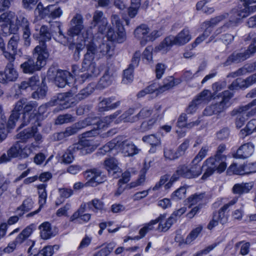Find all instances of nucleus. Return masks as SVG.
I'll return each mask as SVG.
<instances>
[{"instance_id":"5701e85b","label":"nucleus","mask_w":256,"mask_h":256,"mask_svg":"<svg viewBox=\"0 0 256 256\" xmlns=\"http://www.w3.org/2000/svg\"><path fill=\"white\" fill-rule=\"evenodd\" d=\"M114 72L110 68H107L104 74L100 78L97 84V88L99 89H104L111 85L114 80Z\"/></svg>"},{"instance_id":"412c9836","label":"nucleus","mask_w":256,"mask_h":256,"mask_svg":"<svg viewBox=\"0 0 256 256\" xmlns=\"http://www.w3.org/2000/svg\"><path fill=\"white\" fill-rule=\"evenodd\" d=\"M15 14L12 12H7L0 16V24L9 26V30L12 34H14L18 30V28L12 24V20Z\"/></svg>"},{"instance_id":"c9c22d12","label":"nucleus","mask_w":256,"mask_h":256,"mask_svg":"<svg viewBox=\"0 0 256 256\" xmlns=\"http://www.w3.org/2000/svg\"><path fill=\"white\" fill-rule=\"evenodd\" d=\"M154 106L152 108L146 106L142 108L140 112L132 120H128L132 122H136L139 119H144L149 117L152 114H154Z\"/></svg>"},{"instance_id":"a878e982","label":"nucleus","mask_w":256,"mask_h":256,"mask_svg":"<svg viewBox=\"0 0 256 256\" xmlns=\"http://www.w3.org/2000/svg\"><path fill=\"white\" fill-rule=\"evenodd\" d=\"M175 45L173 40V36L166 37L158 46L155 48V51L166 54L169 51L172 46Z\"/></svg>"},{"instance_id":"2f4dec72","label":"nucleus","mask_w":256,"mask_h":256,"mask_svg":"<svg viewBox=\"0 0 256 256\" xmlns=\"http://www.w3.org/2000/svg\"><path fill=\"white\" fill-rule=\"evenodd\" d=\"M20 128H22L30 123L34 124V126L36 127L37 126H40L36 116V112L32 114L22 113V117L20 120Z\"/></svg>"},{"instance_id":"ea45409f","label":"nucleus","mask_w":256,"mask_h":256,"mask_svg":"<svg viewBox=\"0 0 256 256\" xmlns=\"http://www.w3.org/2000/svg\"><path fill=\"white\" fill-rule=\"evenodd\" d=\"M104 202L98 198H94L88 202V208L94 212L104 210Z\"/></svg>"},{"instance_id":"bb28decb","label":"nucleus","mask_w":256,"mask_h":256,"mask_svg":"<svg viewBox=\"0 0 256 256\" xmlns=\"http://www.w3.org/2000/svg\"><path fill=\"white\" fill-rule=\"evenodd\" d=\"M20 41V36L17 34L13 35L8 42L7 45L8 51L10 52L12 55V58L6 59L8 60L14 61L16 56L17 54V48L18 42Z\"/></svg>"},{"instance_id":"ddd939ff","label":"nucleus","mask_w":256,"mask_h":256,"mask_svg":"<svg viewBox=\"0 0 256 256\" xmlns=\"http://www.w3.org/2000/svg\"><path fill=\"white\" fill-rule=\"evenodd\" d=\"M117 150H119L124 156H131L138 154L139 149L131 142L124 140L122 136L118 137Z\"/></svg>"},{"instance_id":"7ed1b4c3","label":"nucleus","mask_w":256,"mask_h":256,"mask_svg":"<svg viewBox=\"0 0 256 256\" xmlns=\"http://www.w3.org/2000/svg\"><path fill=\"white\" fill-rule=\"evenodd\" d=\"M38 106V104L36 101L27 102L26 100L24 98L20 100L14 106L7 122L8 126L12 128L15 126L16 122L20 118V112L22 110H24L23 113L32 114L36 112V116L37 114L36 108Z\"/></svg>"},{"instance_id":"b1692460","label":"nucleus","mask_w":256,"mask_h":256,"mask_svg":"<svg viewBox=\"0 0 256 256\" xmlns=\"http://www.w3.org/2000/svg\"><path fill=\"white\" fill-rule=\"evenodd\" d=\"M150 29L146 24H141L138 26L134 31L136 38L140 40V44L144 46L148 42V36Z\"/></svg>"},{"instance_id":"4be33fe9","label":"nucleus","mask_w":256,"mask_h":256,"mask_svg":"<svg viewBox=\"0 0 256 256\" xmlns=\"http://www.w3.org/2000/svg\"><path fill=\"white\" fill-rule=\"evenodd\" d=\"M254 152V145L248 142L242 145L234 156L236 158L245 159L250 157Z\"/></svg>"},{"instance_id":"3c124183","label":"nucleus","mask_w":256,"mask_h":256,"mask_svg":"<svg viewBox=\"0 0 256 256\" xmlns=\"http://www.w3.org/2000/svg\"><path fill=\"white\" fill-rule=\"evenodd\" d=\"M21 148V144L20 142H16L8 150L7 153L12 158H15L20 156V149Z\"/></svg>"},{"instance_id":"c03bdc74","label":"nucleus","mask_w":256,"mask_h":256,"mask_svg":"<svg viewBox=\"0 0 256 256\" xmlns=\"http://www.w3.org/2000/svg\"><path fill=\"white\" fill-rule=\"evenodd\" d=\"M98 50L102 56L106 55L108 58H110L114 54V48L108 44H102Z\"/></svg>"},{"instance_id":"37998d69","label":"nucleus","mask_w":256,"mask_h":256,"mask_svg":"<svg viewBox=\"0 0 256 256\" xmlns=\"http://www.w3.org/2000/svg\"><path fill=\"white\" fill-rule=\"evenodd\" d=\"M36 132V127L32 126L30 128H27L19 133L18 138L23 142H26L28 140L33 137L34 132Z\"/></svg>"},{"instance_id":"5fc2aeb1","label":"nucleus","mask_w":256,"mask_h":256,"mask_svg":"<svg viewBox=\"0 0 256 256\" xmlns=\"http://www.w3.org/2000/svg\"><path fill=\"white\" fill-rule=\"evenodd\" d=\"M74 120V117L70 114H66L60 115L56 120V124H62L65 123L72 122Z\"/></svg>"},{"instance_id":"20e7f679","label":"nucleus","mask_w":256,"mask_h":256,"mask_svg":"<svg viewBox=\"0 0 256 256\" xmlns=\"http://www.w3.org/2000/svg\"><path fill=\"white\" fill-rule=\"evenodd\" d=\"M226 156H211L207 158L204 162L202 168L204 170L202 179L205 180L212 176L215 171L218 173L224 172L226 167Z\"/></svg>"},{"instance_id":"f8f14e48","label":"nucleus","mask_w":256,"mask_h":256,"mask_svg":"<svg viewBox=\"0 0 256 256\" xmlns=\"http://www.w3.org/2000/svg\"><path fill=\"white\" fill-rule=\"evenodd\" d=\"M36 229V226L34 224H30L27 226L18 234L14 240L10 242L8 246L4 248V251L6 252H13L16 246L22 244L30 236Z\"/></svg>"},{"instance_id":"8fccbe9b","label":"nucleus","mask_w":256,"mask_h":256,"mask_svg":"<svg viewBox=\"0 0 256 256\" xmlns=\"http://www.w3.org/2000/svg\"><path fill=\"white\" fill-rule=\"evenodd\" d=\"M118 142V137H116L104 145L102 148L100 149L99 152L102 154H104L106 152H108L113 149L117 150Z\"/></svg>"},{"instance_id":"69168bd1","label":"nucleus","mask_w":256,"mask_h":256,"mask_svg":"<svg viewBox=\"0 0 256 256\" xmlns=\"http://www.w3.org/2000/svg\"><path fill=\"white\" fill-rule=\"evenodd\" d=\"M204 198V194H195L188 198L190 205H194L200 202Z\"/></svg>"},{"instance_id":"338daca9","label":"nucleus","mask_w":256,"mask_h":256,"mask_svg":"<svg viewBox=\"0 0 256 256\" xmlns=\"http://www.w3.org/2000/svg\"><path fill=\"white\" fill-rule=\"evenodd\" d=\"M54 248L58 249V246L57 245H54L53 246H46L41 250L38 256L41 254L43 256H52L54 253Z\"/></svg>"},{"instance_id":"79ce46f5","label":"nucleus","mask_w":256,"mask_h":256,"mask_svg":"<svg viewBox=\"0 0 256 256\" xmlns=\"http://www.w3.org/2000/svg\"><path fill=\"white\" fill-rule=\"evenodd\" d=\"M36 147H38V146L34 143H31L30 144H28L24 146L21 144L20 157L23 158H27Z\"/></svg>"},{"instance_id":"e2e57ef3","label":"nucleus","mask_w":256,"mask_h":256,"mask_svg":"<svg viewBox=\"0 0 256 256\" xmlns=\"http://www.w3.org/2000/svg\"><path fill=\"white\" fill-rule=\"evenodd\" d=\"M240 246V254L245 256L249 252L250 244L249 242L243 243V242H237L235 245V248H238Z\"/></svg>"},{"instance_id":"7c9ffc66","label":"nucleus","mask_w":256,"mask_h":256,"mask_svg":"<svg viewBox=\"0 0 256 256\" xmlns=\"http://www.w3.org/2000/svg\"><path fill=\"white\" fill-rule=\"evenodd\" d=\"M90 67L91 64L86 66L84 65V62L82 63V68L84 70H86V72L80 75V81L84 82L86 80L89 79L92 76H96L99 74L100 71L96 68V66H94V70H92Z\"/></svg>"},{"instance_id":"a18cd8bd","label":"nucleus","mask_w":256,"mask_h":256,"mask_svg":"<svg viewBox=\"0 0 256 256\" xmlns=\"http://www.w3.org/2000/svg\"><path fill=\"white\" fill-rule=\"evenodd\" d=\"M94 84H89L86 88L82 90L78 94H76V98L79 100L86 98L94 92Z\"/></svg>"},{"instance_id":"e433bc0d","label":"nucleus","mask_w":256,"mask_h":256,"mask_svg":"<svg viewBox=\"0 0 256 256\" xmlns=\"http://www.w3.org/2000/svg\"><path fill=\"white\" fill-rule=\"evenodd\" d=\"M40 230V236L42 239L47 240L54 236L50 224L48 222H44L39 226Z\"/></svg>"},{"instance_id":"1a4fd4ad","label":"nucleus","mask_w":256,"mask_h":256,"mask_svg":"<svg viewBox=\"0 0 256 256\" xmlns=\"http://www.w3.org/2000/svg\"><path fill=\"white\" fill-rule=\"evenodd\" d=\"M34 13L40 18L55 19L62 14V11L58 6L52 4L44 8L42 4L40 2L34 10Z\"/></svg>"},{"instance_id":"09e8293b","label":"nucleus","mask_w":256,"mask_h":256,"mask_svg":"<svg viewBox=\"0 0 256 256\" xmlns=\"http://www.w3.org/2000/svg\"><path fill=\"white\" fill-rule=\"evenodd\" d=\"M209 150V147L207 146H202L197 155L192 160V164H198L207 155L208 152Z\"/></svg>"},{"instance_id":"bf43d9fd","label":"nucleus","mask_w":256,"mask_h":256,"mask_svg":"<svg viewBox=\"0 0 256 256\" xmlns=\"http://www.w3.org/2000/svg\"><path fill=\"white\" fill-rule=\"evenodd\" d=\"M210 0H203L198 2L196 4V9L198 10H202L204 12L207 14H211L214 10L213 8H210V10H206V4L209 2Z\"/></svg>"},{"instance_id":"864d4df0","label":"nucleus","mask_w":256,"mask_h":256,"mask_svg":"<svg viewBox=\"0 0 256 256\" xmlns=\"http://www.w3.org/2000/svg\"><path fill=\"white\" fill-rule=\"evenodd\" d=\"M202 230V227L200 226L193 230L190 234L187 236L185 240V243L190 244L200 234Z\"/></svg>"},{"instance_id":"6e6552de","label":"nucleus","mask_w":256,"mask_h":256,"mask_svg":"<svg viewBox=\"0 0 256 256\" xmlns=\"http://www.w3.org/2000/svg\"><path fill=\"white\" fill-rule=\"evenodd\" d=\"M90 125H96V127H94L92 130L84 133L83 134L84 138L93 136L98 134V129L100 128L101 127L100 120L96 118H92L89 117L76 124L72 127L66 128L64 131L66 136L68 137L73 135L77 133L80 130Z\"/></svg>"},{"instance_id":"6ab92c4d","label":"nucleus","mask_w":256,"mask_h":256,"mask_svg":"<svg viewBox=\"0 0 256 256\" xmlns=\"http://www.w3.org/2000/svg\"><path fill=\"white\" fill-rule=\"evenodd\" d=\"M92 21L98 27V32L103 34L106 32L108 24L106 18L102 12L96 10L94 14Z\"/></svg>"},{"instance_id":"13d9d810","label":"nucleus","mask_w":256,"mask_h":256,"mask_svg":"<svg viewBox=\"0 0 256 256\" xmlns=\"http://www.w3.org/2000/svg\"><path fill=\"white\" fill-rule=\"evenodd\" d=\"M111 22L112 24L116 27L118 31L124 32L122 22L117 14H114L112 15Z\"/></svg>"},{"instance_id":"a211bd4d","label":"nucleus","mask_w":256,"mask_h":256,"mask_svg":"<svg viewBox=\"0 0 256 256\" xmlns=\"http://www.w3.org/2000/svg\"><path fill=\"white\" fill-rule=\"evenodd\" d=\"M256 83V74L248 77L245 80L236 79L229 86L230 90H236L241 88H246Z\"/></svg>"},{"instance_id":"c85d7f7f","label":"nucleus","mask_w":256,"mask_h":256,"mask_svg":"<svg viewBox=\"0 0 256 256\" xmlns=\"http://www.w3.org/2000/svg\"><path fill=\"white\" fill-rule=\"evenodd\" d=\"M72 78L67 71H58L54 79L55 84L59 88H64L68 84L69 79Z\"/></svg>"},{"instance_id":"58836bf2","label":"nucleus","mask_w":256,"mask_h":256,"mask_svg":"<svg viewBox=\"0 0 256 256\" xmlns=\"http://www.w3.org/2000/svg\"><path fill=\"white\" fill-rule=\"evenodd\" d=\"M230 13H225L222 14L214 18H212L209 21H206L204 23V26L206 28H208L212 30L211 27L218 24L219 22L224 20L226 18H230Z\"/></svg>"},{"instance_id":"9b49d317","label":"nucleus","mask_w":256,"mask_h":256,"mask_svg":"<svg viewBox=\"0 0 256 256\" xmlns=\"http://www.w3.org/2000/svg\"><path fill=\"white\" fill-rule=\"evenodd\" d=\"M236 202V200H232L222 207L218 212H214L212 219L208 226V229L212 230L216 226L219 222L222 224H226L228 220V216L226 214V211L230 206L234 205Z\"/></svg>"},{"instance_id":"f3484780","label":"nucleus","mask_w":256,"mask_h":256,"mask_svg":"<svg viewBox=\"0 0 256 256\" xmlns=\"http://www.w3.org/2000/svg\"><path fill=\"white\" fill-rule=\"evenodd\" d=\"M161 110V105L156 104L154 106V114L152 118L148 121L142 122L141 124L140 130L142 132L148 131L153 128L156 122L162 118Z\"/></svg>"},{"instance_id":"49530a36","label":"nucleus","mask_w":256,"mask_h":256,"mask_svg":"<svg viewBox=\"0 0 256 256\" xmlns=\"http://www.w3.org/2000/svg\"><path fill=\"white\" fill-rule=\"evenodd\" d=\"M84 24H78V26L70 24V27L68 30V34L69 36H77L78 37L79 35L86 31L88 29L83 31L81 32L82 30L84 29ZM76 42H80L77 38Z\"/></svg>"},{"instance_id":"f704fd0d","label":"nucleus","mask_w":256,"mask_h":256,"mask_svg":"<svg viewBox=\"0 0 256 256\" xmlns=\"http://www.w3.org/2000/svg\"><path fill=\"white\" fill-rule=\"evenodd\" d=\"M212 98L210 90H204L194 100L200 106L208 102Z\"/></svg>"},{"instance_id":"0e129e2a","label":"nucleus","mask_w":256,"mask_h":256,"mask_svg":"<svg viewBox=\"0 0 256 256\" xmlns=\"http://www.w3.org/2000/svg\"><path fill=\"white\" fill-rule=\"evenodd\" d=\"M164 153L165 158L169 160H174L179 158L177 152H174V150L170 148H165Z\"/></svg>"},{"instance_id":"72a5a7b5","label":"nucleus","mask_w":256,"mask_h":256,"mask_svg":"<svg viewBox=\"0 0 256 256\" xmlns=\"http://www.w3.org/2000/svg\"><path fill=\"white\" fill-rule=\"evenodd\" d=\"M252 186V182L236 184L234 186L232 190L234 194H242L248 192Z\"/></svg>"},{"instance_id":"0eeeda50","label":"nucleus","mask_w":256,"mask_h":256,"mask_svg":"<svg viewBox=\"0 0 256 256\" xmlns=\"http://www.w3.org/2000/svg\"><path fill=\"white\" fill-rule=\"evenodd\" d=\"M233 93L229 90L223 92L218 96L219 101L205 108L204 110V114L210 116L213 114H219L224 112L230 106V100L232 98Z\"/></svg>"},{"instance_id":"de8ad7c7","label":"nucleus","mask_w":256,"mask_h":256,"mask_svg":"<svg viewBox=\"0 0 256 256\" xmlns=\"http://www.w3.org/2000/svg\"><path fill=\"white\" fill-rule=\"evenodd\" d=\"M174 86V78L172 76H169L164 80V84L160 86L158 93H162L166 90L172 88Z\"/></svg>"},{"instance_id":"f03ea898","label":"nucleus","mask_w":256,"mask_h":256,"mask_svg":"<svg viewBox=\"0 0 256 256\" xmlns=\"http://www.w3.org/2000/svg\"><path fill=\"white\" fill-rule=\"evenodd\" d=\"M78 40H80V42H72L70 44V48H72L74 46L76 51L79 54L80 51L86 46L87 52L84 56L82 62H84L86 66L91 64V69L94 70V66H96V64L94 60L98 50L92 42L94 34L92 28H89L86 31L79 35Z\"/></svg>"},{"instance_id":"680f3d73","label":"nucleus","mask_w":256,"mask_h":256,"mask_svg":"<svg viewBox=\"0 0 256 256\" xmlns=\"http://www.w3.org/2000/svg\"><path fill=\"white\" fill-rule=\"evenodd\" d=\"M186 188L184 186H181L172 194V197L173 199L176 200L183 199L186 197Z\"/></svg>"},{"instance_id":"4c0bfd02","label":"nucleus","mask_w":256,"mask_h":256,"mask_svg":"<svg viewBox=\"0 0 256 256\" xmlns=\"http://www.w3.org/2000/svg\"><path fill=\"white\" fill-rule=\"evenodd\" d=\"M38 194V204L40 208H41L46 203L47 198V192L46 190V184H40L37 186Z\"/></svg>"},{"instance_id":"393cba45","label":"nucleus","mask_w":256,"mask_h":256,"mask_svg":"<svg viewBox=\"0 0 256 256\" xmlns=\"http://www.w3.org/2000/svg\"><path fill=\"white\" fill-rule=\"evenodd\" d=\"M192 38L190 30L188 28H184L176 36H173L175 45L183 46L188 43Z\"/></svg>"},{"instance_id":"603ef678","label":"nucleus","mask_w":256,"mask_h":256,"mask_svg":"<svg viewBox=\"0 0 256 256\" xmlns=\"http://www.w3.org/2000/svg\"><path fill=\"white\" fill-rule=\"evenodd\" d=\"M142 140L144 142L148 143L151 146H160L161 144L160 138L154 134L144 136Z\"/></svg>"},{"instance_id":"f257e3e1","label":"nucleus","mask_w":256,"mask_h":256,"mask_svg":"<svg viewBox=\"0 0 256 256\" xmlns=\"http://www.w3.org/2000/svg\"><path fill=\"white\" fill-rule=\"evenodd\" d=\"M52 34L48 28L46 26H42L38 34H34V37L38 39L42 42V45L37 46L32 52V58L28 59L20 65L22 72L25 74H32L39 70L46 64L48 53L44 42L51 39Z\"/></svg>"},{"instance_id":"c756f323","label":"nucleus","mask_w":256,"mask_h":256,"mask_svg":"<svg viewBox=\"0 0 256 256\" xmlns=\"http://www.w3.org/2000/svg\"><path fill=\"white\" fill-rule=\"evenodd\" d=\"M160 216H163L164 218H162L158 221V230L160 232H167L172 226V225L176 222V219L173 218V216H170L168 218L164 220L166 215L165 214H160Z\"/></svg>"},{"instance_id":"6e6d98bb","label":"nucleus","mask_w":256,"mask_h":256,"mask_svg":"<svg viewBox=\"0 0 256 256\" xmlns=\"http://www.w3.org/2000/svg\"><path fill=\"white\" fill-rule=\"evenodd\" d=\"M134 68L128 66L124 71L122 82L124 84H128L132 82L134 78L133 71Z\"/></svg>"},{"instance_id":"a19ab883","label":"nucleus","mask_w":256,"mask_h":256,"mask_svg":"<svg viewBox=\"0 0 256 256\" xmlns=\"http://www.w3.org/2000/svg\"><path fill=\"white\" fill-rule=\"evenodd\" d=\"M33 201L32 199L28 198L24 200L21 206L16 210V212L20 216H22L25 212H27L30 210L33 206Z\"/></svg>"},{"instance_id":"aec40b11","label":"nucleus","mask_w":256,"mask_h":256,"mask_svg":"<svg viewBox=\"0 0 256 256\" xmlns=\"http://www.w3.org/2000/svg\"><path fill=\"white\" fill-rule=\"evenodd\" d=\"M118 161L114 158L106 159L104 166L109 174L114 178H117L121 174V170L118 165Z\"/></svg>"},{"instance_id":"2eb2a0df","label":"nucleus","mask_w":256,"mask_h":256,"mask_svg":"<svg viewBox=\"0 0 256 256\" xmlns=\"http://www.w3.org/2000/svg\"><path fill=\"white\" fill-rule=\"evenodd\" d=\"M84 174L87 180L85 184L86 186L94 187L104 180V178L102 176L101 172L96 169L86 170Z\"/></svg>"},{"instance_id":"4d7b16f0","label":"nucleus","mask_w":256,"mask_h":256,"mask_svg":"<svg viewBox=\"0 0 256 256\" xmlns=\"http://www.w3.org/2000/svg\"><path fill=\"white\" fill-rule=\"evenodd\" d=\"M86 208H88V202L82 203L79 208L70 216V220L74 221L76 218L80 217V216L84 214V212H86Z\"/></svg>"},{"instance_id":"cd10ccee","label":"nucleus","mask_w":256,"mask_h":256,"mask_svg":"<svg viewBox=\"0 0 256 256\" xmlns=\"http://www.w3.org/2000/svg\"><path fill=\"white\" fill-rule=\"evenodd\" d=\"M79 142L82 147V154L83 155L92 152L98 146L93 140L91 139L82 138Z\"/></svg>"},{"instance_id":"39448f33","label":"nucleus","mask_w":256,"mask_h":256,"mask_svg":"<svg viewBox=\"0 0 256 256\" xmlns=\"http://www.w3.org/2000/svg\"><path fill=\"white\" fill-rule=\"evenodd\" d=\"M190 166L182 165L179 166L176 172L172 176L170 182L166 184V188H169L172 184L178 180L180 177L186 178H194L200 176L202 172V169L198 166V164H192Z\"/></svg>"},{"instance_id":"423d86ee","label":"nucleus","mask_w":256,"mask_h":256,"mask_svg":"<svg viewBox=\"0 0 256 256\" xmlns=\"http://www.w3.org/2000/svg\"><path fill=\"white\" fill-rule=\"evenodd\" d=\"M255 11H256V5L252 6H244L243 8L233 9L230 12L229 20L222 26L216 30V34H218L221 33L222 30L237 26L242 19L246 18L249 16L250 13Z\"/></svg>"},{"instance_id":"4468645a","label":"nucleus","mask_w":256,"mask_h":256,"mask_svg":"<svg viewBox=\"0 0 256 256\" xmlns=\"http://www.w3.org/2000/svg\"><path fill=\"white\" fill-rule=\"evenodd\" d=\"M15 26L21 27L23 31L22 36L24 39V44L26 46H28L30 44V36L31 34L30 28V22L28 21L24 14H21L17 16L16 19V24Z\"/></svg>"},{"instance_id":"473e14b6","label":"nucleus","mask_w":256,"mask_h":256,"mask_svg":"<svg viewBox=\"0 0 256 256\" xmlns=\"http://www.w3.org/2000/svg\"><path fill=\"white\" fill-rule=\"evenodd\" d=\"M107 37L108 39L111 42L122 43L126 40V33L122 31H118L115 32L112 28H110L107 32Z\"/></svg>"},{"instance_id":"9d476101","label":"nucleus","mask_w":256,"mask_h":256,"mask_svg":"<svg viewBox=\"0 0 256 256\" xmlns=\"http://www.w3.org/2000/svg\"><path fill=\"white\" fill-rule=\"evenodd\" d=\"M256 52V46L254 45V43H252L249 46L246 50L232 53L224 63V66H226L232 63L237 64L243 62L253 56Z\"/></svg>"},{"instance_id":"dca6fc26","label":"nucleus","mask_w":256,"mask_h":256,"mask_svg":"<svg viewBox=\"0 0 256 256\" xmlns=\"http://www.w3.org/2000/svg\"><path fill=\"white\" fill-rule=\"evenodd\" d=\"M4 72H0V82H6L14 81L18 78V74L14 68V61L8 60Z\"/></svg>"},{"instance_id":"052dcab7","label":"nucleus","mask_w":256,"mask_h":256,"mask_svg":"<svg viewBox=\"0 0 256 256\" xmlns=\"http://www.w3.org/2000/svg\"><path fill=\"white\" fill-rule=\"evenodd\" d=\"M148 170V168H146V166H144L142 170H140V178L137 180L136 182H132L130 184V188H134L138 186H140L142 184L145 180V176L146 174V172Z\"/></svg>"},{"instance_id":"774afa93","label":"nucleus","mask_w":256,"mask_h":256,"mask_svg":"<svg viewBox=\"0 0 256 256\" xmlns=\"http://www.w3.org/2000/svg\"><path fill=\"white\" fill-rule=\"evenodd\" d=\"M242 168L244 174H250L256 172V162L249 163L243 165Z\"/></svg>"}]
</instances>
